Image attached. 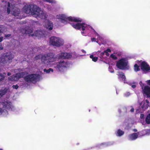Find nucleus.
Instances as JSON below:
<instances>
[{"mask_svg": "<svg viewBox=\"0 0 150 150\" xmlns=\"http://www.w3.org/2000/svg\"><path fill=\"white\" fill-rule=\"evenodd\" d=\"M91 39L92 42H96L97 43H98L100 45V44L99 43L98 41H96V38H91Z\"/></svg>", "mask_w": 150, "mask_h": 150, "instance_id": "7c9ffc66", "label": "nucleus"}, {"mask_svg": "<svg viewBox=\"0 0 150 150\" xmlns=\"http://www.w3.org/2000/svg\"><path fill=\"white\" fill-rule=\"evenodd\" d=\"M7 89L5 88L4 89L0 90V98L5 95L7 92Z\"/></svg>", "mask_w": 150, "mask_h": 150, "instance_id": "412c9836", "label": "nucleus"}, {"mask_svg": "<svg viewBox=\"0 0 150 150\" xmlns=\"http://www.w3.org/2000/svg\"><path fill=\"white\" fill-rule=\"evenodd\" d=\"M141 67L142 69L144 72H148L150 71V67L149 65L145 62L142 63Z\"/></svg>", "mask_w": 150, "mask_h": 150, "instance_id": "4468645a", "label": "nucleus"}, {"mask_svg": "<svg viewBox=\"0 0 150 150\" xmlns=\"http://www.w3.org/2000/svg\"><path fill=\"white\" fill-rule=\"evenodd\" d=\"M47 8H48V9H50V8H49V7H47Z\"/></svg>", "mask_w": 150, "mask_h": 150, "instance_id": "603ef678", "label": "nucleus"}, {"mask_svg": "<svg viewBox=\"0 0 150 150\" xmlns=\"http://www.w3.org/2000/svg\"><path fill=\"white\" fill-rule=\"evenodd\" d=\"M4 39V37H0V42H2Z\"/></svg>", "mask_w": 150, "mask_h": 150, "instance_id": "37998d69", "label": "nucleus"}, {"mask_svg": "<svg viewBox=\"0 0 150 150\" xmlns=\"http://www.w3.org/2000/svg\"><path fill=\"white\" fill-rule=\"evenodd\" d=\"M54 57L55 58V61L51 63V65L48 66L49 67H53L58 69L60 71H63L65 69L69 67L70 64L69 62L66 61L61 60L58 62H54L57 60V57L55 56L53 53Z\"/></svg>", "mask_w": 150, "mask_h": 150, "instance_id": "20e7f679", "label": "nucleus"}, {"mask_svg": "<svg viewBox=\"0 0 150 150\" xmlns=\"http://www.w3.org/2000/svg\"><path fill=\"white\" fill-rule=\"evenodd\" d=\"M57 18L59 19L60 21L64 24H67L69 21L72 22L71 23V25L76 29L81 30L83 31V32H81L82 34L84 33H86L88 34L90 32H93L98 36L97 39L98 41L99 40L102 41L103 40V38L97 34L90 25L84 23L78 22L81 21L80 18L69 17L65 14H59L57 16Z\"/></svg>", "mask_w": 150, "mask_h": 150, "instance_id": "f257e3e1", "label": "nucleus"}, {"mask_svg": "<svg viewBox=\"0 0 150 150\" xmlns=\"http://www.w3.org/2000/svg\"><path fill=\"white\" fill-rule=\"evenodd\" d=\"M110 52L111 50L109 49H108L107 50L105 51V55L107 56H108L109 55V54L108 53V52Z\"/></svg>", "mask_w": 150, "mask_h": 150, "instance_id": "c756f323", "label": "nucleus"}, {"mask_svg": "<svg viewBox=\"0 0 150 150\" xmlns=\"http://www.w3.org/2000/svg\"><path fill=\"white\" fill-rule=\"evenodd\" d=\"M144 117V115L143 114H141L140 115V117L141 118H143Z\"/></svg>", "mask_w": 150, "mask_h": 150, "instance_id": "a18cd8bd", "label": "nucleus"}, {"mask_svg": "<svg viewBox=\"0 0 150 150\" xmlns=\"http://www.w3.org/2000/svg\"><path fill=\"white\" fill-rule=\"evenodd\" d=\"M24 80L28 83H32L30 74L24 77Z\"/></svg>", "mask_w": 150, "mask_h": 150, "instance_id": "aec40b11", "label": "nucleus"}, {"mask_svg": "<svg viewBox=\"0 0 150 150\" xmlns=\"http://www.w3.org/2000/svg\"><path fill=\"white\" fill-rule=\"evenodd\" d=\"M146 82L147 84L150 86V80H147L146 81Z\"/></svg>", "mask_w": 150, "mask_h": 150, "instance_id": "ea45409f", "label": "nucleus"}, {"mask_svg": "<svg viewBox=\"0 0 150 150\" xmlns=\"http://www.w3.org/2000/svg\"><path fill=\"white\" fill-rule=\"evenodd\" d=\"M139 135V132L137 133H134L129 135V139L130 140H133L136 139Z\"/></svg>", "mask_w": 150, "mask_h": 150, "instance_id": "f3484780", "label": "nucleus"}, {"mask_svg": "<svg viewBox=\"0 0 150 150\" xmlns=\"http://www.w3.org/2000/svg\"><path fill=\"white\" fill-rule=\"evenodd\" d=\"M109 70L111 73H113L114 70L113 69L112 67L111 66H109Z\"/></svg>", "mask_w": 150, "mask_h": 150, "instance_id": "473e14b6", "label": "nucleus"}, {"mask_svg": "<svg viewBox=\"0 0 150 150\" xmlns=\"http://www.w3.org/2000/svg\"><path fill=\"white\" fill-rule=\"evenodd\" d=\"M131 86L133 88H134L136 87V85L134 83L133 84H131Z\"/></svg>", "mask_w": 150, "mask_h": 150, "instance_id": "58836bf2", "label": "nucleus"}, {"mask_svg": "<svg viewBox=\"0 0 150 150\" xmlns=\"http://www.w3.org/2000/svg\"><path fill=\"white\" fill-rule=\"evenodd\" d=\"M4 49V47H3L2 44L1 43H0V50H3Z\"/></svg>", "mask_w": 150, "mask_h": 150, "instance_id": "e433bc0d", "label": "nucleus"}, {"mask_svg": "<svg viewBox=\"0 0 150 150\" xmlns=\"http://www.w3.org/2000/svg\"><path fill=\"white\" fill-rule=\"evenodd\" d=\"M136 113H138L139 112V111H138V110H136Z\"/></svg>", "mask_w": 150, "mask_h": 150, "instance_id": "09e8293b", "label": "nucleus"}, {"mask_svg": "<svg viewBox=\"0 0 150 150\" xmlns=\"http://www.w3.org/2000/svg\"><path fill=\"white\" fill-rule=\"evenodd\" d=\"M130 93L129 92H126L124 94V96L126 97H127L130 95Z\"/></svg>", "mask_w": 150, "mask_h": 150, "instance_id": "2f4dec72", "label": "nucleus"}, {"mask_svg": "<svg viewBox=\"0 0 150 150\" xmlns=\"http://www.w3.org/2000/svg\"><path fill=\"white\" fill-rule=\"evenodd\" d=\"M11 36L10 34H5V37L6 38L8 37H10Z\"/></svg>", "mask_w": 150, "mask_h": 150, "instance_id": "a19ab883", "label": "nucleus"}, {"mask_svg": "<svg viewBox=\"0 0 150 150\" xmlns=\"http://www.w3.org/2000/svg\"><path fill=\"white\" fill-rule=\"evenodd\" d=\"M13 56L11 52L4 54L0 58V62L4 64H8L11 62Z\"/></svg>", "mask_w": 150, "mask_h": 150, "instance_id": "6e6552de", "label": "nucleus"}, {"mask_svg": "<svg viewBox=\"0 0 150 150\" xmlns=\"http://www.w3.org/2000/svg\"><path fill=\"white\" fill-rule=\"evenodd\" d=\"M27 82L25 81H21L20 83V86H26L28 85Z\"/></svg>", "mask_w": 150, "mask_h": 150, "instance_id": "393cba45", "label": "nucleus"}, {"mask_svg": "<svg viewBox=\"0 0 150 150\" xmlns=\"http://www.w3.org/2000/svg\"><path fill=\"white\" fill-rule=\"evenodd\" d=\"M134 111V109L132 108L130 110V111L131 112H133Z\"/></svg>", "mask_w": 150, "mask_h": 150, "instance_id": "c03bdc74", "label": "nucleus"}, {"mask_svg": "<svg viewBox=\"0 0 150 150\" xmlns=\"http://www.w3.org/2000/svg\"><path fill=\"white\" fill-rule=\"evenodd\" d=\"M12 88L14 89H17L18 88V86L17 85H13L12 86Z\"/></svg>", "mask_w": 150, "mask_h": 150, "instance_id": "f704fd0d", "label": "nucleus"}, {"mask_svg": "<svg viewBox=\"0 0 150 150\" xmlns=\"http://www.w3.org/2000/svg\"><path fill=\"white\" fill-rule=\"evenodd\" d=\"M23 11L26 13L31 15L35 17L45 19L47 16L45 11H42L38 6L33 4H26L23 7Z\"/></svg>", "mask_w": 150, "mask_h": 150, "instance_id": "f03ea898", "label": "nucleus"}, {"mask_svg": "<svg viewBox=\"0 0 150 150\" xmlns=\"http://www.w3.org/2000/svg\"><path fill=\"white\" fill-rule=\"evenodd\" d=\"M12 13L13 16H17L16 17L17 18H20V17L19 16V15L20 14V10L19 9L16 8L15 10Z\"/></svg>", "mask_w": 150, "mask_h": 150, "instance_id": "a211bd4d", "label": "nucleus"}, {"mask_svg": "<svg viewBox=\"0 0 150 150\" xmlns=\"http://www.w3.org/2000/svg\"><path fill=\"white\" fill-rule=\"evenodd\" d=\"M149 102L147 100L143 101L140 105H141L142 108L143 110H145L147 109L149 106Z\"/></svg>", "mask_w": 150, "mask_h": 150, "instance_id": "dca6fc26", "label": "nucleus"}, {"mask_svg": "<svg viewBox=\"0 0 150 150\" xmlns=\"http://www.w3.org/2000/svg\"><path fill=\"white\" fill-rule=\"evenodd\" d=\"M25 75L24 72H21L17 74L16 75H13L8 78V81H18L20 78L22 77Z\"/></svg>", "mask_w": 150, "mask_h": 150, "instance_id": "9d476101", "label": "nucleus"}, {"mask_svg": "<svg viewBox=\"0 0 150 150\" xmlns=\"http://www.w3.org/2000/svg\"><path fill=\"white\" fill-rule=\"evenodd\" d=\"M32 83H35L40 79V76L37 74H30Z\"/></svg>", "mask_w": 150, "mask_h": 150, "instance_id": "ddd939ff", "label": "nucleus"}, {"mask_svg": "<svg viewBox=\"0 0 150 150\" xmlns=\"http://www.w3.org/2000/svg\"><path fill=\"white\" fill-rule=\"evenodd\" d=\"M35 59L37 60L40 59L42 63L45 67L51 65V63L55 61L53 53H50L45 54H39L36 55Z\"/></svg>", "mask_w": 150, "mask_h": 150, "instance_id": "7ed1b4c3", "label": "nucleus"}, {"mask_svg": "<svg viewBox=\"0 0 150 150\" xmlns=\"http://www.w3.org/2000/svg\"><path fill=\"white\" fill-rule=\"evenodd\" d=\"M6 75V73L4 72L3 73H0V82L4 80L5 78V75Z\"/></svg>", "mask_w": 150, "mask_h": 150, "instance_id": "5701e85b", "label": "nucleus"}, {"mask_svg": "<svg viewBox=\"0 0 150 150\" xmlns=\"http://www.w3.org/2000/svg\"><path fill=\"white\" fill-rule=\"evenodd\" d=\"M134 132H137V129H134Z\"/></svg>", "mask_w": 150, "mask_h": 150, "instance_id": "8fccbe9b", "label": "nucleus"}, {"mask_svg": "<svg viewBox=\"0 0 150 150\" xmlns=\"http://www.w3.org/2000/svg\"><path fill=\"white\" fill-rule=\"evenodd\" d=\"M139 84L141 86L142 89V88H144V84L141 81L139 82Z\"/></svg>", "mask_w": 150, "mask_h": 150, "instance_id": "c9c22d12", "label": "nucleus"}, {"mask_svg": "<svg viewBox=\"0 0 150 150\" xmlns=\"http://www.w3.org/2000/svg\"><path fill=\"white\" fill-rule=\"evenodd\" d=\"M8 7L7 8V12L8 14H9L10 13V9L11 7L10 4L9 2L8 3Z\"/></svg>", "mask_w": 150, "mask_h": 150, "instance_id": "cd10ccee", "label": "nucleus"}, {"mask_svg": "<svg viewBox=\"0 0 150 150\" xmlns=\"http://www.w3.org/2000/svg\"><path fill=\"white\" fill-rule=\"evenodd\" d=\"M49 43L50 45L59 47L64 45V41L62 39L60 38L52 36L50 38Z\"/></svg>", "mask_w": 150, "mask_h": 150, "instance_id": "423d86ee", "label": "nucleus"}, {"mask_svg": "<svg viewBox=\"0 0 150 150\" xmlns=\"http://www.w3.org/2000/svg\"><path fill=\"white\" fill-rule=\"evenodd\" d=\"M13 106L11 103L7 100H5L0 102V114H2L4 116H6L8 114V112L5 108L13 110Z\"/></svg>", "mask_w": 150, "mask_h": 150, "instance_id": "39448f33", "label": "nucleus"}, {"mask_svg": "<svg viewBox=\"0 0 150 150\" xmlns=\"http://www.w3.org/2000/svg\"><path fill=\"white\" fill-rule=\"evenodd\" d=\"M100 52V51H98L97 52V53H99Z\"/></svg>", "mask_w": 150, "mask_h": 150, "instance_id": "3c124183", "label": "nucleus"}, {"mask_svg": "<svg viewBox=\"0 0 150 150\" xmlns=\"http://www.w3.org/2000/svg\"><path fill=\"white\" fill-rule=\"evenodd\" d=\"M117 75L119 76V78L120 80H122L124 81V83L125 82V77L124 75V74L122 72H119Z\"/></svg>", "mask_w": 150, "mask_h": 150, "instance_id": "6ab92c4d", "label": "nucleus"}, {"mask_svg": "<svg viewBox=\"0 0 150 150\" xmlns=\"http://www.w3.org/2000/svg\"><path fill=\"white\" fill-rule=\"evenodd\" d=\"M90 58L92 59V60L95 62H96L98 59V57H94V56L92 55L90 56Z\"/></svg>", "mask_w": 150, "mask_h": 150, "instance_id": "bb28decb", "label": "nucleus"}, {"mask_svg": "<svg viewBox=\"0 0 150 150\" xmlns=\"http://www.w3.org/2000/svg\"><path fill=\"white\" fill-rule=\"evenodd\" d=\"M57 57V59H68L72 57L71 54L66 52H62L59 54L57 55H55Z\"/></svg>", "mask_w": 150, "mask_h": 150, "instance_id": "9b49d317", "label": "nucleus"}, {"mask_svg": "<svg viewBox=\"0 0 150 150\" xmlns=\"http://www.w3.org/2000/svg\"><path fill=\"white\" fill-rule=\"evenodd\" d=\"M110 57L114 59H116L117 58L113 54H111L110 55Z\"/></svg>", "mask_w": 150, "mask_h": 150, "instance_id": "72a5a7b5", "label": "nucleus"}, {"mask_svg": "<svg viewBox=\"0 0 150 150\" xmlns=\"http://www.w3.org/2000/svg\"><path fill=\"white\" fill-rule=\"evenodd\" d=\"M146 122L148 124H150V113L147 115L146 120Z\"/></svg>", "mask_w": 150, "mask_h": 150, "instance_id": "a878e982", "label": "nucleus"}, {"mask_svg": "<svg viewBox=\"0 0 150 150\" xmlns=\"http://www.w3.org/2000/svg\"><path fill=\"white\" fill-rule=\"evenodd\" d=\"M43 71L44 72H46L47 73H50L51 72H53V70L52 68H49L48 69H44Z\"/></svg>", "mask_w": 150, "mask_h": 150, "instance_id": "b1692460", "label": "nucleus"}, {"mask_svg": "<svg viewBox=\"0 0 150 150\" xmlns=\"http://www.w3.org/2000/svg\"><path fill=\"white\" fill-rule=\"evenodd\" d=\"M105 54V51H104V52H102L100 53V57H102L103 55H104Z\"/></svg>", "mask_w": 150, "mask_h": 150, "instance_id": "4c0bfd02", "label": "nucleus"}, {"mask_svg": "<svg viewBox=\"0 0 150 150\" xmlns=\"http://www.w3.org/2000/svg\"><path fill=\"white\" fill-rule=\"evenodd\" d=\"M82 52L84 53H86V52L84 50H82Z\"/></svg>", "mask_w": 150, "mask_h": 150, "instance_id": "de8ad7c7", "label": "nucleus"}, {"mask_svg": "<svg viewBox=\"0 0 150 150\" xmlns=\"http://www.w3.org/2000/svg\"><path fill=\"white\" fill-rule=\"evenodd\" d=\"M143 93L146 94L148 97H150V87L148 86H145L142 88Z\"/></svg>", "mask_w": 150, "mask_h": 150, "instance_id": "2eb2a0df", "label": "nucleus"}, {"mask_svg": "<svg viewBox=\"0 0 150 150\" xmlns=\"http://www.w3.org/2000/svg\"><path fill=\"white\" fill-rule=\"evenodd\" d=\"M43 25L47 29L49 30H51L53 27V24L52 22L48 20H46L43 24Z\"/></svg>", "mask_w": 150, "mask_h": 150, "instance_id": "f8f14e48", "label": "nucleus"}, {"mask_svg": "<svg viewBox=\"0 0 150 150\" xmlns=\"http://www.w3.org/2000/svg\"><path fill=\"white\" fill-rule=\"evenodd\" d=\"M0 150H2V149H0Z\"/></svg>", "mask_w": 150, "mask_h": 150, "instance_id": "864d4df0", "label": "nucleus"}, {"mask_svg": "<svg viewBox=\"0 0 150 150\" xmlns=\"http://www.w3.org/2000/svg\"><path fill=\"white\" fill-rule=\"evenodd\" d=\"M21 32L23 34H30L32 36H36L40 37L44 35V32L43 31L38 30L36 31L34 33H32L33 29L31 28H26L25 29H22Z\"/></svg>", "mask_w": 150, "mask_h": 150, "instance_id": "0eeeda50", "label": "nucleus"}, {"mask_svg": "<svg viewBox=\"0 0 150 150\" xmlns=\"http://www.w3.org/2000/svg\"><path fill=\"white\" fill-rule=\"evenodd\" d=\"M102 144V145H104L105 146H108V145H110V144H106V143Z\"/></svg>", "mask_w": 150, "mask_h": 150, "instance_id": "79ce46f5", "label": "nucleus"}, {"mask_svg": "<svg viewBox=\"0 0 150 150\" xmlns=\"http://www.w3.org/2000/svg\"><path fill=\"white\" fill-rule=\"evenodd\" d=\"M128 61L125 59H122L119 60L117 63L116 66L121 69H124L127 68Z\"/></svg>", "mask_w": 150, "mask_h": 150, "instance_id": "1a4fd4ad", "label": "nucleus"}, {"mask_svg": "<svg viewBox=\"0 0 150 150\" xmlns=\"http://www.w3.org/2000/svg\"><path fill=\"white\" fill-rule=\"evenodd\" d=\"M11 75V73L10 72H8L7 73V75L8 76H10Z\"/></svg>", "mask_w": 150, "mask_h": 150, "instance_id": "49530a36", "label": "nucleus"}, {"mask_svg": "<svg viewBox=\"0 0 150 150\" xmlns=\"http://www.w3.org/2000/svg\"><path fill=\"white\" fill-rule=\"evenodd\" d=\"M124 132L120 129H118L116 132V134L117 136L120 137L124 134Z\"/></svg>", "mask_w": 150, "mask_h": 150, "instance_id": "4be33fe9", "label": "nucleus"}, {"mask_svg": "<svg viewBox=\"0 0 150 150\" xmlns=\"http://www.w3.org/2000/svg\"><path fill=\"white\" fill-rule=\"evenodd\" d=\"M134 69L135 71H137L139 70V67L137 64H135L134 66Z\"/></svg>", "mask_w": 150, "mask_h": 150, "instance_id": "c85d7f7f", "label": "nucleus"}]
</instances>
